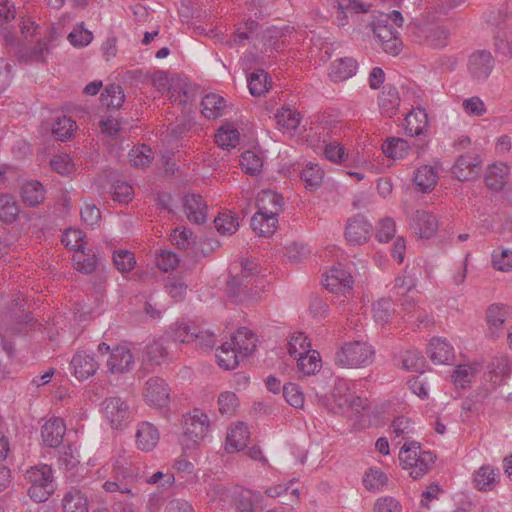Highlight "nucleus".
<instances>
[{
	"label": "nucleus",
	"instance_id": "nucleus-2",
	"mask_svg": "<svg viewBox=\"0 0 512 512\" xmlns=\"http://www.w3.org/2000/svg\"><path fill=\"white\" fill-rule=\"evenodd\" d=\"M435 458L432 452L423 451L417 441H406L399 453L403 468L410 470V476L414 479L423 477L431 469Z\"/></svg>",
	"mask_w": 512,
	"mask_h": 512
},
{
	"label": "nucleus",
	"instance_id": "nucleus-25",
	"mask_svg": "<svg viewBox=\"0 0 512 512\" xmlns=\"http://www.w3.org/2000/svg\"><path fill=\"white\" fill-rule=\"evenodd\" d=\"M428 355L435 364H447L454 358V350L446 340L433 338L429 345Z\"/></svg>",
	"mask_w": 512,
	"mask_h": 512
},
{
	"label": "nucleus",
	"instance_id": "nucleus-7",
	"mask_svg": "<svg viewBox=\"0 0 512 512\" xmlns=\"http://www.w3.org/2000/svg\"><path fill=\"white\" fill-rule=\"evenodd\" d=\"M208 428V416L199 409H195L193 413L184 416V436L193 444H197L205 438Z\"/></svg>",
	"mask_w": 512,
	"mask_h": 512
},
{
	"label": "nucleus",
	"instance_id": "nucleus-15",
	"mask_svg": "<svg viewBox=\"0 0 512 512\" xmlns=\"http://www.w3.org/2000/svg\"><path fill=\"white\" fill-rule=\"evenodd\" d=\"M74 376L80 380H86L93 376L99 368L98 362L93 355L84 351L77 352L70 362Z\"/></svg>",
	"mask_w": 512,
	"mask_h": 512
},
{
	"label": "nucleus",
	"instance_id": "nucleus-44",
	"mask_svg": "<svg viewBox=\"0 0 512 512\" xmlns=\"http://www.w3.org/2000/svg\"><path fill=\"white\" fill-rule=\"evenodd\" d=\"M240 140V134L237 129L231 125L220 127L215 135V142L221 148L229 149L237 146Z\"/></svg>",
	"mask_w": 512,
	"mask_h": 512
},
{
	"label": "nucleus",
	"instance_id": "nucleus-41",
	"mask_svg": "<svg viewBox=\"0 0 512 512\" xmlns=\"http://www.w3.org/2000/svg\"><path fill=\"white\" fill-rule=\"evenodd\" d=\"M19 212V205L13 196L0 195V221L10 224L16 220Z\"/></svg>",
	"mask_w": 512,
	"mask_h": 512
},
{
	"label": "nucleus",
	"instance_id": "nucleus-47",
	"mask_svg": "<svg viewBox=\"0 0 512 512\" xmlns=\"http://www.w3.org/2000/svg\"><path fill=\"white\" fill-rule=\"evenodd\" d=\"M215 227L222 235H232L239 228L238 217L229 212L219 213L214 219Z\"/></svg>",
	"mask_w": 512,
	"mask_h": 512
},
{
	"label": "nucleus",
	"instance_id": "nucleus-37",
	"mask_svg": "<svg viewBox=\"0 0 512 512\" xmlns=\"http://www.w3.org/2000/svg\"><path fill=\"white\" fill-rule=\"evenodd\" d=\"M421 274L420 266H407L404 269L403 275L395 278L394 286L400 289L402 293H406L416 287Z\"/></svg>",
	"mask_w": 512,
	"mask_h": 512
},
{
	"label": "nucleus",
	"instance_id": "nucleus-18",
	"mask_svg": "<svg viewBox=\"0 0 512 512\" xmlns=\"http://www.w3.org/2000/svg\"><path fill=\"white\" fill-rule=\"evenodd\" d=\"M184 213L188 220L195 224H203L206 221V204L200 195L189 194L183 199Z\"/></svg>",
	"mask_w": 512,
	"mask_h": 512
},
{
	"label": "nucleus",
	"instance_id": "nucleus-5",
	"mask_svg": "<svg viewBox=\"0 0 512 512\" xmlns=\"http://www.w3.org/2000/svg\"><path fill=\"white\" fill-rule=\"evenodd\" d=\"M101 410L114 429H124L132 418L129 405L117 396L106 398L101 403Z\"/></svg>",
	"mask_w": 512,
	"mask_h": 512
},
{
	"label": "nucleus",
	"instance_id": "nucleus-45",
	"mask_svg": "<svg viewBox=\"0 0 512 512\" xmlns=\"http://www.w3.org/2000/svg\"><path fill=\"white\" fill-rule=\"evenodd\" d=\"M76 129V122L71 117L63 116L58 118L53 124L52 133L55 139L66 141L73 136Z\"/></svg>",
	"mask_w": 512,
	"mask_h": 512
},
{
	"label": "nucleus",
	"instance_id": "nucleus-28",
	"mask_svg": "<svg viewBox=\"0 0 512 512\" xmlns=\"http://www.w3.org/2000/svg\"><path fill=\"white\" fill-rule=\"evenodd\" d=\"M333 7H337L336 20L339 26L347 23V14L367 12L369 6H365L360 0H332Z\"/></svg>",
	"mask_w": 512,
	"mask_h": 512
},
{
	"label": "nucleus",
	"instance_id": "nucleus-34",
	"mask_svg": "<svg viewBox=\"0 0 512 512\" xmlns=\"http://www.w3.org/2000/svg\"><path fill=\"white\" fill-rule=\"evenodd\" d=\"M202 114L208 119H216L223 115L226 107L225 99L215 93L207 94L201 101Z\"/></svg>",
	"mask_w": 512,
	"mask_h": 512
},
{
	"label": "nucleus",
	"instance_id": "nucleus-24",
	"mask_svg": "<svg viewBox=\"0 0 512 512\" xmlns=\"http://www.w3.org/2000/svg\"><path fill=\"white\" fill-rule=\"evenodd\" d=\"M509 168L504 163H495L488 167L485 174V183L490 190L500 191L508 179Z\"/></svg>",
	"mask_w": 512,
	"mask_h": 512
},
{
	"label": "nucleus",
	"instance_id": "nucleus-56",
	"mask_svg": "<svg viewBox=\"0 0 512 512\" xmlns=\"http://www.w3.org/2000/svg\"><path fill=\"white\" fill-rule=\"evenodd\" d=\"M488 373L492 377H506L510 374L511 366L509 359L505 355L495 356L487 365Z\"/></svg>",
	"mask_w": 512,
	"mask_h": 512
},
{
	"label": "nucleus",
	"instance_id": "nucleus-64",
	"mask_svg": "<svg viewBox=\"0 0 512 512\" xmlns=\"http://www.w3.org/2000/svg\"><path fill=\"white\" fill-rule=\"evenodd\" d=\"M282 390L284 398L291 406L295 408L303 406L304 396L298 385L287 383L283 386Z\"/></svg>",
	"mask_w": 512,
	"mask_h": 512
},
{
	"label": "nucleus",
	"instance_id": "nucleus-51",
	"mask_svg": "<svg viewBox=\"0 0 512 512\" xmlns=\"http://www.w3.org/2000/svg\"><path fill=\"white\" fill-rule=\"evenodd\" d=\"M510 313V307L504 304H492L486 311V319L490 326L500 328Z\"/></svg>",
	"mask_w": 512,
	"mask_h": 512
},
{
	"label": "nucleus",
	"instance_id": "nucleus-6",
	"mask_svg": "<svg viewBox=\"0 0 512 512\" xmlns=\"http://www.w3.org/2000/svg\"><path fill=\"white\" fill-rule=\"evenodd\" d=\"M375 37L382 43L384 51L391 55H398L402 42L398 31L389 23V18H377L371 24Z\"/></svg>",
	"mask_w": 512,
	"mask_h": 512
},
{
	"label": "nucleus",
	"instance_id": "nucleus-9",
	"mask_svg": "<svg viewBox=\"0 0 512 512\" xmlns=\"http://www.w3.org/2000/svg\"><path fill=\"white\" fill-rule=\"evenodd\" d=\"M323 284L332 293L346 294L352 290L353 278L349 271L337 264L330 269Z\"/></svg>",
	"mask_w": 512,
	"mask_h": 512
},
{
	"label": "nucleus",
	"instance_id": "nucleus-53",
	"mask_svg": "<svg viewBox=\"0 0 512 512\" xmlns=\"http://www.w3.org/2000/svg\"><path fill=\"white\" fill-rule=\"evenodd\" d=\"M240 166L244 173L257 175L262 170L263 161L253 151L247 150L241 155Z\"/></svg>",
	"mask_w": 512,
	"mask_h": 512
},
{
	"label": "nucleus",
	"instance_id": "nucleus-59",
	"mask_svg": "<svg viewBox=\"0 0 512 512\" xmlns=\"http://www.w3.org/2000/svg\"><path fill=\"white\" fill-rule=\"evenodd\" d=\"M50 166L56 173L66 176L75 171V164L68 154H58L50 160Z\"/></svg>",
	"mask_w": 512,
	"mask_h": 512
},
{
	"label": "nucleus",
	"instance_id": "nucleus-1",
	"mask_svg": "<svg viewBox=\"0 0 512 512\" xmlns=\"http://www.w3.org/2000/svg\"><path fill=\"white\" fill-rule=\"evenodd\" d=\"M142 479L143 474L140 468L121 457L116 460L113 466V475L103 484V488L107 492L131 494L135 484Z\"/></svg>",
	"mask_w": 512,
	"mask_h": 512
},
{
	"label": "nucleus",
	"instance_id": "nucleus-39",
	"mask_svg": "<svg viewBox=\"0 0 512 512\" xmlns=\"http://www.w3.org/2000/svg\"><path fill=\"white\" fill-rule=\"evenodd\" d=\"M480 365L477 363L471 365H459L452 374L453 383L460 388H466L475 375L479 372Z\"/></svg>",
	"mask_w": 512,
	"mask_h": 512
},
{
	"label": "nucleus",
	"instance_id": "nucleus-8",
	"mask_svg": "<svg viewBox=\"0 0 512 512\" xmlns=\"http://www.w3.org/2000/svg\"><path fill=\"white\" fill-rule=\"evenodd\" d=\"M143 395L149 405L157 408L167 406L170 400L168 385L159 377H152L147 380Z\"/></svg>",
	"mask_w": 512,
	"mask_h": 512
},
{
	"label": "nucleus",
	"instance_id": "nucleus-16",
	"mask_svg": "<svg viewBox=\"0 0 512 512\" xmlns=\"http://www.w3.org/2000/svg\"><path fill=\"white\" fill-rule=\"evenodd\" d=\"M134 364L131 351L125 346H116L112 349L107 361L108 370L112 374H123L130 371Z\"/></svg>",
	"mask_w": 512,
	"mask_h": 512
},
{
	"label": "nucleus",
	"instance_id": "nucleus-61",
	"mask_svg": "<svg viewBox=\"0 0 512 512\" xmlns=\"http://www.w3.org/2000/svg\"><path fill=\"white\" fill-rule=\"evenodd\" d=\"M282 38V30H278L277 27L267 28L261 35L263 45L272 50H279L284 47L285 44Z\"/></svg>",
	"mask_w": 512,
	"mask_h": 512
},
{
	"label": "nucleus",
	"instance_id": "nucleus-46",
	"mask_svg": "<svg viewBox=\"0 0 512 512\" xmlns=\"http://www.w3.org/2000/svg\"><path fill=\"white\" fill-rule=\"evenodd\" d=\"M388 483V477L377 468H370L363 477L364 487L370 492L382 490Z\"/></svg>",
	"mask_w": 512,
	"mask_h": 512
},
{
	"label": "nucleus",
	"instance_id": "nucleus-49",
	"mask_svg": "<svg viewBox=\"0 0 512 512\" xmlns=\"http://www.w3.org/2000/svg\"><path fill=\"white\" fill-rule=\"evenodd\" d=\"M374 321L380 325L387 323L394 313L393 303L390 298H381L372 306Z\"/></svg>",
	"mask_w": 512,
	"mask_h": 512
},
{
	"label": "nucleus",
	"instance_id": "nucleus-17",
	"mask_svg": "<svg viewBox=\"0 0 512 512\" xmlns=\"http://www.w3.org/2000/svg\"><path fill=\"white\" fill-rule=\"evenodd\" d=\"M135 438L138 449L150 452L158 444L160 434L153 424L145 421L138 424Z\"/></svg>",
	"mask_w": 512,
	"mask_h": 512
},
{
	"label": "nucleus",
	"instance_id": "nucleus-21",
	"mask_svg": "<svg viewBox=\"0 0 512 512\" xmlns=\"http://www.w3.org/2000/svg\"><path fill=\"white\" fill-rule=\"evenodd\" d=\"M231 344L236 348L241 357H247L256 348V336L251 330L243 327L232 335Z\"/></svg>",
	"mask_w": 512,
	"mask_h": 512
},
{
	"label": "nucleus",
	"instance_id": "nucleus-30",
	"mask_svg": "<svg viewBox=\"0 0 512 512\" xmlns=\"http://www.w3.org/2000/svg\"><path fill=\"white\" fill-rule=\"evenodd\" d=\"M389 428L391 439L397 444H400L402 440H408L415 430L412 420L405 416L396 417Z\"/></svg>",
	"mask_w": 512,
	"mask_h": 512
},
{
	"label": "nucleus",
	"instance_id": "nucleus-13",
	"mask_svg": "<svg viewBox=\"0 0 512 512\" xmlns=\"http://www.w3.org/2000/svg\"><path fill=\"white\" fill-rule=\"evenodd\" d=\"M256 205L258 207L257 213L278 217L284 210V199L280 193L265 189L258 193Z\"/></svg>",
	"mask_w": 512,
	"mask_h": 512
},
{
	"label": "nucleus",
	"instance_id": "nucleus-4",
	"mask_svg": "<svg viewBox=\"0 0 512 512\" xmlns=\"http://www.w3.org/2000/svg\"><path fill=\"white\" fill-rule=\"evenodd\" d=\"M374 350L372 346L361 341L345 343L336 352L335 362L341 367L358 368L370 365L373 362Z\"/></svg>",
	"mask_w": 512,
	"mask_h": 512
},
{
	"label": "nucleus",
	"instance_id": "nucleus-19",
	"mask_svg": "<svg viewBox=\"0 0 512 512\" xmlns=\"http://www.w3.org/2000/svg\"><path fill=\"white\" fill-rule=\"evenodd\" d=\"M66 427L62 419L53 418L48 420L41 429V436L46 446L58 447L65 435Z\"/></svg>",
	"mask_w": 512,
	"mask_h": 512
},
{
	"label": "nucleus",
	"instance_id": "nucleus-63",
	"mask_svg": "<svg viewBox=\"0 0 512 512\" xmlns=\"http://www.w3.org/2000/svg\"><path fill=\"white\" fill-rule=\"evenodd\" d=\"M219 412L222 415L232 416L238 406V398L233 392H223L218 397Z\"/></svg>",
	"mask_w": 512,
	"mask_h": 512
},
{
	"label": "nucleus",
	"instance_id": "nucleus-10",
	"mask_svg": "<svg viewBox=\"0 0 512 512\" xmlns=\"http://www.w3.org/2000/svg\"><path fill=\"white\" fill-rule=\"evenodd\" d=\"M372 233V225L362 215L350 218L345 228V238L352 245L367 242Z\"/></svg>",
	"mask_w": 512,
	"mask_h": 512
},
{
	"label": "nucleus",
	"instance_id": "nucleus-55",
	"mask_svg": "<svg viewBox=\"0 0 512 512\" xmlns=\"http://www.w3.org/2000/svg\"><path fill=\"white\" fill-rule=\"evenodd\" d=\"M154 158L152 150L147 145L136 147L130 150L129 160L135 167L144 168L148 166Z\"/></svg>",
	"mask_w": 512,
	"mask_h": 512
},
{
	"label": "nucleus",
	"instance_id": "nucleus-54",
	"mask_svg": "<svg viewBox=\"0 0 512 512\" xmlns=\"http://www.w3.org/2000/svg\"><path fill=\"white\" fill-rule=\"evenodd\" d=\"M170 240L173 245L181 250H188L196 243L193 232L187 228H176L171 233Z\"/></svg>",
	"mask_w": 512,
	"mask_h": 512
},
{
	"label": "nucleus",
	"instance_id": "nucleus-57",
	"mask_svg": "<svg viewBox=\"0 0 512 512\" xmlns=\"http://www.w3.org/2000/svg\"><path fill=\"white\" fill-rule=\"evenodd\" d=\"M113 262L117 270H119L121 273L130 272L136 264L134 254L128 250L123 249L114 251Z\"/></svg>",
	"mask_w": 512,
	"mask_h": 512
},
{
	"label": "nucleus",
	"instance_id": "nucleus-23",
	"mask_svg": "<svg viewBox=\"0 0 512 512\" xmlns=\"http://www.w3.org/2000/svg\"><path fill=\"white\" fill-rule=\"evenodd\" d=\"M437 181L438 171L435 167L430 165L419 167L413 178L414 185L423 193L430 192L436 186Z\"/></svg>",
	"mask_w": 512,
	"mask_h": 512
},
{
	"label": "nucleus",
	"instance_id": "nucleus-36",
	"mask_svg": "<svg viewBox=\"0 0 512 512\" xmlns=\"http://www.w3.org/2000/svg\"><path fill=\"white\" fill-rule=\"evenodd\" d=\"M239 352L229 342L223 343L216 353L218 365L225 370H232L239 364Z\"/></svg>",
	"mask_w": 512,
	"mask_h": 512
},
{
	"label": "nucleus",
	"instance_id": "nucleus-50",
	"mask_svg": "<svg viewBox=\"0 0 512 512\" xmlns=\"http://www.w3.org/2000/svg\"><path fill=\"white\" fill-rule=\"evenodd\" d=\"M496 482V473L491 466H482L474 475V484L478 490H492Z\"/></svg>",
	"mask_w": 512,
	"mask_h": 512
},
{
	"label": "nucleus",
	"instance_id": "nucleus-20",
	"mask_svg": "<svg viewBox=\"0 0 512 512\" xmlns=\"http://www.w3.org/2000/svg\"><path fill=\"white\" fill-rule=\"evenodd\" d=\"M401 99L398 90L391 84H386L378 98L380 112L385 117H393L399 109Z\"/></svg>",
	"mask_w": 512,
	"mask_h": 512
},
{
	"label": "nucleus",
	"instance_id": "nucleus-43",
	"mask_svg": "<svg viewBox=\"0 0 512 512\" xmlns=\"http://www.w3.org/2000/svg\"><path fill=\"white\" fill-rule=\"evenodd\" d=\"M125 101V95L120 85H108L101 94V102L107 108L118 109Z\"/></svg>",
	"mask_w": 512,
	"mask_h": 512
},
{
	"label": "nucleus",
	"instance_id": "nucleus-52",
	"mask_svg": "<svg viewBox=\"0 0 512 512\" xmlns=\"http://www.w3.org/2000/svg\"><path fill=\"white\" fill-rule=\"evenodd\" d=\"M402 368L412 372H423L425 358L414 349L406 350L402 356Z\"/></svg>",
	"mask_w": 512,
	"mask_h": 512
},
{
	"label": "nucleus",
	"instance_id": "nucleus-40",
	"mask_svg": "<svg viewBox=\"0 0 512 512\" xmlns=\"http://www.w3.org/2000/svg\"><path fill=\"white\" fill-rule=\"evenodd\" d=\"M409 143L402 138H388L382 145L383 153L392 159H402L407 156Z\"/></svg>",
	"mask_w": 512,
	"mask_h": 512
},
{
	"label": "nucleus",
	"instance_id": "nucleus-58",
	"mask_svg": "<svg viewBox=\"0 0 512 512\" xmlns=\"http://www.w3.org/2000/svg\"><path fill=\"white\" fill-rule=\"evenodd\" d=\"M311 343L303 332L295 333L288 342V353L290 356L297 357L310 350Z\"/></svg>",
	"mask_w": 512,
	"mask_h": 512
},
{
	"label": "nucleus",
	"instance_id": "nucleus-12",
	"mask_svg": "<svg viewBox=\"0 0 512 512\" xmlns=\"http://www.w3.org/2000/svg\"><path fill=\"white\" fill-rule=\"evenodd\" d=\"M481 162L477 154L461 155L452 166L451 173L459 181H469L478 176Z\"/></svg>",
	"mask_w": 512,
	"mask_h": 512
},
{
	"label": "nucleus",
	"instance_id": "nucleus-38",
	"mask_svg": "<svg viewBox=\"0 0 512 512\" xmlns=\"http://www.w3.org/2000/svg\"><path fill=\"white\" fill-rule=\"evenodd\" d=\"M321 357L318 351L309 350L298 356L297 366L304 375L315 374L321 368Z\"/></svg>",
	"mask_w": 512,
	"mask_h": 512
},
{
	"label": "nucleus",
	"instance_id": "nucleus-27",
	"mask_svg": "<svg viewBox=\"0 0 512 512\" xmlns=\"http://www.w3.org/2000/svg\"><path fill=\"white\" fill-rule=\"evenodd\" d=\"M404 120L406 134L410 136H419L428 128V116L422 108L412 110Z\"/></svg>",
	"mask_w": 512,
	"mask_h": 512
},
{
	"label": "nucleus",
	"instance_id": "nucleus-33",
	"mask_svg": "<svg viewBox=\"0 0 512 512\" xmlns=\"http://www.w3.org/2000/svg\"><path fill=\"white\" fill-rule=\"evenodd\" d=\"M21 198L25 204L35 207L45 199V190L41 182L32 180L26 182L21 188Z\"/></svg>",
	"mask_w": 512,
	"mask_h": 512
},
{
	"label": "nucleus",
	"instance_id": "nucleus-42",
	"mask_svg": "<svg viewBox=\"0 0 512 512\" xmlns=\"http://www.w3.org/2000/svg\"><path fill=\"white\" fill-rule=\"evenodd\" d=\"M25 479L30 485L53 484L52 469L47 465L31 467L25 474Z\"/></svg>",
	"mask_w": 512,
	"mask_h": 512
},
{
	"label": "nucleus",
	"instance_id": "nucleus-60",
	"mask_svg": "<svg viewBox=\"0 0 512 512\" xmlns=\"http://www.w3.org/2000/svg\"><path fill=\"white\" fill-rule=\"evenodd\" d=\"M256 500L257 495L247 490L234 497L233 505L236 512H254Z\"/></svg>",
	"mask_w": 512,
	"mask_h": 512
},
{
	"label": "nucleus",
	"instance_id": "nucleus-3",
	"mask_svg": "<svg viewBox=\"0 0 512 512\" xmlns=\"http://www.w3.org/2000/svg\"><path fill=\"white\" fill-rule=\"evenodd\" d=\"M240 266L241 273L232 276L227 281V292L230 297L242 302L244 299L253 296L252 288H249V285H253L256 281L260 268L255 261L248 259L241 260Z\"/></svg>",
	"mask_w": 512,
	"mask_h": 512
},
{
	"label": "nucleus",
	"instance_id": "nucleus-48",
	"mask_svg": "<svg viewBox=\"0 0 512 512\" xmlns=\"http://www.w3.org/2000/svg\"><path fill=\"white\" fill-rule=\"evenodd\" d=\"M324 171L318 164L309 163L302 170L300 178L311 190L318 188L323 180Z\"/></svg>",
	"mask_w": 512,
	"mask_h": 512
},
{
	"label": "nucleus",
	"instance_id": "nucleus-14",
	"mask_svg": "<svg viewBox=\"0 0 512 512\" xmlns=\"http://www.w3.org/2000/svg\"><path fill=\"white\" fill-rule=\"evenodd\" d=\"M410 226L421 238H431L438 230V221L436 217L425 210H417L410 219Z\"/></svg>",
	"mask_w": 512,
	"mask_h": 512
},
{
	"label": "nucleus",
	"instance_id": "nucleus-22",
	"mask_svg": "<svg viewBox=\"0 0 512 512\" xmlns=\"http://www.w3.org/2000/svg\"><path fill=\"white\" fill-rule=\"evenodd\" d=\"M356 70L357 61L350 57H343L331 64L329 76L333 82H342L352 77Z\"/></svg>",
	"mask_w": 512,
	"mask_h": 512
},
{
	"label": "nucleus",
	"instance_id": "nucleus-29",
	"mask_svg": "<svg viewBox=\"0 0 512 512\" xmlns=\"http://www.w3.org/2000/svg\"><path fill=\"white\" fill-rule=\"evenodd\" d=\"M335 402L338 407L345 413H350V416L360 417L362 412L368 408L367 399H363L360 396L354 394H348L339 399L334 394Z\"/></svg>",
	"mask_w": 512,
	"mask_h": 512
},
{
	"label": "nucleus",
	"instance_id": "nucleus-62",
	"mask_svg": "<svg viewBox=\"0 0 512 512\" xmlns=\"http://www.w3.org/2000/svg\"><path fill=\"white\" fill-rule=\"evenodd\" d=\"M277 123L286 129H296L300 124V114L290 108H282L275 115Z\"/></svg>",
	"mask_w": 512,
	"mask_h": 512
},
{
	"label": "nucleus",
	"instance_id": "nucleus-31",
	"mask_svg": "<svg viewBox=\"0 0 512 512\" xmlns=\"http://www.w3.org/2000/svg\"><path fill=\"white\" fill-rule=\"evenodd\" d=\"M64 512H88V499L80 490L71 488L63 497Z\"/></svg>",
	"mask_w": 512,
	"mask_h": 512
},
{
	"label": "nucleus",
	"instance_id": "nucleus-11",
	"mask_svg": "<svg viewBox=\"0 0 512 512\" xmlns=\"http://www.w3.org/2000/svg\"><path fill=\"white\" fill-rule=\"evenodd\" d=\"M494 68V58L487 50L474 52L468 61V70L472 78L485 80L489 77Z\"/></svg>",
	"mask_w": 512,
	"mask_h": 512
},
{
	"label": "nucleus",
	"instance_id": "nucleus-26",
	"mask_svg": "<svg viewBox=\"0 0 512 512\" xmlns=\"http://www.w3.org/2000/svg\"><path fill=\"white\" fill-rule=\"evenodd\" d=\"M248 427L243 422H238L227 434L226 451L229 453L243 450L249 440Z\"/></svg>",
	"mask_w": 512,
	"mask_h": 512
},
{
	"label": "nucleus",
	"instance_id": "nucleus-32",
	"mask_svg": "<svg viewBox=\"0 0 512 512\" xmlns=\"http://www.w3.org/2000/svg\"><path fill=\"white\" fill-rule=\"evenodd\" d=\"M272 87L271 77L263 69H256L248 77V88L253 96L261 97Z\"/></svg>",
	"mask_w": 512,
	"mask_h": 512
},
{
	"label": "nucleus",
	"instance_id": "nucleus-35",
	"mask_svg": "<svg viewBox=\"0 0 512 512\" xmlns=\"http://www.w3.org/2000/svg\"><path fill=\"white\" fill-rule=\"evenodd\" d=\"M278 224V218L262 213H255L251 218V228L259 236L270 237L274 234Z\"/></svg>",
	"mask_w": 512,
	"mask_h": 512
}]
</instances>
